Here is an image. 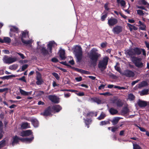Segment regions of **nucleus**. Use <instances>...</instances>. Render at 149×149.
<instances>
[{
	"instance_id": "f257e3e1",
	"label": "nucleus",
	"mask_w": 149,
	"mask_h": 149,
	"mask_svg": "<svg viewBox=\"0 0 149 149\" xmlns=\"http://www.w3.org/2000/svg\"><path fill=\"white\" fill-rule=\"evenodd\" d=\"M98 51L96 48H93L88 54L89 58L93 62H96L101 56L100 54L98 52Z\"/></svg>"
},
{
	"instance_id": "f03ea898",
	"label": "nucleus",
	"mask_w": 149,
	"mask_h": 149,
	"mask_svg": "<svg viewBox=\"0 0 149 149\" xmlns=\"http://www.w3.org/2000/svg\"><path fill=\"white\" fill-rule=\"evenodd\" d=\"M73 53L78 61H80L82 59V51L80 46L76 45L74 47Z\"/></svg>"
},
{
	"instance_id": "7ed1b4c3",
	"label": "nucleus",
	"mask_w": 149,
	"mask_h": 149,
	"mask_svg": "<svg viewBox=\"0 0 149 149\" xmlns=\"http://www.w3.org/2000/svg\"><path fill=\"white\" fill-rule=\"evenodd\" d=\"M141 49L137 47L127 50L126 52L127 56L128 55L132 58L134 55H139L141 53Z\"/></svg>"
},
{
	"instance_id": "20e7f679",
	"label": "nucleus",
	"mask_w": 149,
	"mask_h": 149,
	"mask_svg": "<svg viewBox=\"0 0 149 149\" xmlns=\"http://www.w3.org/2000/svg\"><path fill=\"white\" fill-rule=\"evenodd\" d=\"M56 45V44L54 41H50L47 45V50L45 48L42 47L41 49L42 52L44 54H46L48 53V52L51 53L52 52V47L53 46Z\"/></svg>"
},
{
	"instance_id": "39448f33",
	"label": "nucleus",
	"mask_w": 149,
	"mask_h": 149,
	"mask_svg": "<svg viewBox=\"0 0 149 149\" xmlns=\"http://www.w3.org/2000/svg\"><path fill=\"white\" fill-rule=\"evenodd\" d=\"M108 59V57L105 56L99 62L98 67L99 68L101 69V70H102V69H104L106 68Z\"/></svg>"
},
{
	"instance_id": "423d86ee",
	"label": "nucleus",
	"mask_w": 149,
	"mask_h": 149,
	"mask_svg": "<svg viewBox=\"0 0 149 149\" xmlns=\"http://www.w3.org/2000/svg\"><path fill=\"white\" fill-rule=\"evenodd\" d=\"M141 60V58L134 56L132 57V61L136 67L139 68H142L143 66Z\"/></svg>"
},
{
	"instance_id": "0eeeda50",
	"label": "nucleus",
	"mask_w": 149,
	"mask_h": 149,
	"mask_svg": "<svg viewBox=\"0 0 149 149\" xmlns=\"http://www.w3.org/2000/svg\"><path fill=\"white\" fill-rule=\"evenodd\" d=\"M17 59L15 57H8L7 56H4L3 61L4 63H6L10 64L16 61Z\"/></svg>"
},
{
	"instance_id": "6e6552de",
	"label": "nucleus",
	"mask_w": 149,
	"mask_h": 149,
	"mask_svg": "<svg viewBox=\"0 0 149 149\" xmlns=\"http://www.w3.org/2000/svg\"><path fill=\"white\" fill-rule=\"evenodd\" d=\"M10 29L9 33L10 36L11 37H13L15 36V34L14 32L18 33L19 31V29L16 26L10 25L8 26Z\"/></svg>"
},
{
	"instance_id": "1a4fd4ad",
	"label": "nucleus",
	"mask_w": 149,
	"mask_h": 149,
	"mask_svg": "<svg viewBox=\"0 0 149 149\" xmlns=\"http://www.w3.org/2000/svg\"><path fill=\"white\" fill-rule=\"evenodd\" d=\"M48 98L53 102L58 103L59 102V98L55 95H49L48 96Z\"/></svg>"
},
{
	"instance_id": "9d476101",
	"label": "nucleus",
	"mask_w": 149,
	"mask_h": 149,
	"mask_svg": "<svg viewBox=\"0 0 149 149\" xmlns=\"http://www.w3.org/2000/svg\"><path fill=\"white\" fill-rule=\"evenodd\" d=\"M123 75H125L127 77H133L134 76V73L131 71L129 70H126L123 72L122 73Z\"/></svg>"
},
{
	"instance_id": "9b49d317",
	"label": "nucleus",
	"mask_w": 149,
	"mask_h": 149,
	"mask_svg": "<svg viewBox=\"0 0 149 149\" xmlns=\"http://www.w3.org/2000/svg\"><path fill=\"white\" fill-rule=\"evenodd\" d=\"M118 22V20L117 19L113 17H111L108 19V24L109 26H113Z\"/></svg>"
},
{
	"instance_id": "f8f14e48",
	"label": "nucleus",
	"mask_w": 149,
	"mask_h": 149,
	"mask_svg": "<svg viewBox=\"0 0 149 149\" xmlns=\"http://www.w3.org/2000/svg\"><path fill=\"white\" fill-rule=\"evenodd\" d=\"M122 31V28L121 26H116L113 27L112 31L115 34H118Z\"/></svg>"
},
{
	"instance_id": "ddd939ff",
	"label": "nucleus",
	"mask_w": 149,
	"mask_h": 149,
	"mask_svg": "<svg viewBox=\"0 0 149 149\" xmlns=\"http://www.w3.org/2000/svg\"><path fill=\"white\" fill-rule=\"evenodd\" d=\"M51 108L52 112L55 113L59 112L62 109V107L59 105H55Z\"/></svg>"
},
{
	"instance_id": "4468645a",
	"label": "nucleus",
	"mask_w": 149,
	"mask_h": 149,
	"mask_svg": "<svg viewBox=\"0 0 149 149\" xmlns=\"http://www.w3.org/2000/svg\"><path fill=\"white\" fill-rule=\"evenodd\" d=\"M51 108L50 107H49L47 109L45 110L43 113H42L41 114L44 116H51V113H52Z\"/></svg>"
},
{
	"instance_id": "2eb2a0df",
	"label": "nucleus",
	"mask_w": 149,
	"mask_h": 149,
	"mask_svg": "<svg viewBox=\"0 0 149 149\" xmlns=\"http://www.w3.org/2000/svg\"><path fill=\"white\" fill-rule=\"evenodd\" d=\"M28 33L29 32L27 30L22 31L21 36L22 41L24 40V38L29 37Z\"/></svg>"
},
{
	"instance_id": "dca6fc26",
	"label": "nucleus",
	"mask_w": 149,
	"mask_h": 149,
	"mask_svg": "<svg viewBox=\"0 0 149 149\" xmlns=\"http://www.w3.org/2000/svg\"><path fill=\"white\" fill-rule=\"evenodd\" d=\"M142 2L143 4L145 5V7L143 6H137V8H140L141 9H146V8L149 9V4L144 0H142Z\"/></svg>"
},
{
	"instance_id": "f3484780",
	"label": "nucleus",
	"mask_w": 149,
	"mask_h": 149,
	"mask_svg": "<svg viewBox=\"0 0 149 149\" xmlns=\"http://www.w3.org/2000/svg\"><path fill=\"white\" fill-rule=\"evenodd\" d=\"M59 56L61 60H64L66 58L65 51L63 49H61L59 51Z\"/></svg>"
},
{
	"instance_id": "a211bd4d",
	"label": "nucleus",
	"mask_w": 149,
	"mask_h": 149,
	"mask_svg": "<svg viewBox=\"0 0 149 149\" xmlns=\"http://www.w3.org/2000/svg\"><path fill=\"white\" fill-rule=\"evenodd\" d=\"M137 104L141 107H146L147 105V102L139 100L137 102Z\"/></svg>"
},
{
	"instance_id": "6ab92c4d",
	"label": "nucleus",
	"mask_w": 149,
	"mask_h": 149,
	"mask_svg": "<svg viewBox=\"0 0 149 149\" xmlns=\"http://www.w3.org/2000/svg\"><path fill=\"white\" fill-rule=\"evenodd\" d=\"M116 102V104L117 107H120L122 106L123 105V103L121 100L120 99L117 100L115 99L113 101V103H115Z\"/></svg>"
},
{
	"instance_id": "aec40b11",
	"label": "nucleus",
	"mask_w": 149,
	"mask_h": 149,
	"mask_svg": "<svg viewBox=\"0 0 149 149\" xmlns=\"http://www.w3.org/2000/svg\"><path fill=\"white\" fill-rule=\"evenodd\" d=\"M120 118H121L119 117H115L111 120V122L112 123V124L113 125H115L118 123Z\"/></svg>"
},
{
	"instance_id": "412c9836",
	"label": "nucleus",
	"mask_w": 149,
	"mask_h": 149,
	"mask_svg": "<svg viewBox=\"0 0 149 149\" xmlns=\"http://www.w3.org/2000/svg\"><path fill=\"white\" fill-rule=\"evenodd\" d=\"M19 92L22 95L24 96L28 95H31L32 93V91L26 92L21 89H19Z\"/></svg>"
},
{
	"instance_id": "4be33fe9",
	"label": "nucleus",
	"mask_w": 149,
	"mask_h": 149,
	"mask_svg": "<svg viewBox=\"0 0 149 149\" xmlns=\"http://www.w3.org/2000/svg\"><path fill=\"white\" fill-rule=\"evenodd\" d=\"M33 137L30 138H26L24 139H21V141L23 142L29 143L31 142L33 140Z\"/></svg>"
},
{
	"instance_id": "5701e85b",
	"label": "nucleus",
	"mask_w": 149,
	"mask_h": 149,
	"mask_svg": "<svg viewBox=\"0 0 149 149\" xmlns=\"http://www.w3.org/2000/svg\"><path fill=\"white\" fill-rule=\"evenodd\" d=\"M139 25L138 26H139V29L142 30H145L146 29V26L144 24L142 23L141 21H139L138 22Z\"/></svg>"
},
{
	"instance_id": "b1692460",
	"label": "nucleus",
	"mask_w": 149,
	"mask_h": 149,
	"mask_svg": "<svg viewBox=\"0 0 149 149\" xmlns=\"http://www.w3.org/2000/svg\"><path fill=\"white\" fill-rule=\"evenodd\" d=\"M127 24L129 28L130 31H132L133 30H136L137 29V28L134 26L128 23H127Z\"/></svg>"
},
{
	"instance_id": "393cba45",
	"label": "nucleus",
	"mask_w": 149,
	"mask_h": 149,
	"mask_svg": "<svg viewBox=\"0 0 149 149\" xmlns=\"http://www.w3.org/2000/svg\"><path fill=\"white\" fill-rule=\"evenodd\" d=\"M13 141L12 142V145L14 146L15 144L17 143L18 142L19 140H21V139H20L17 136H16L14 137L13 138Z\"/></svg>"
},
{
	"instance_id": "a878e982",
	"label": "nucleus",
	"mask_w": 149,
	"mask_h": 149,
	"mask_svg": "<svg viewBox=\"0 0 149 149\" xmlns=\"http://www.w3.org/2000/svg\"><path fill=\"white\" fill-rule=\"evenodd\" d=\"M32 123L35 127H37L38 126L39 123L38 120L36 119H32L31 120Z\"/></svg>"
},
{
	"instance_id": "bb28decb",
	"label": "nucleus",
	"mask_w": 149,
	"mask_h": 149,
	"mask_svg": "<svg viewBox=\"0 0 149 149\" xmlns=\"http://www.w3.org/2000/svg\"><path fill=\"white\" fill-rule=\"evenodd\" d=\"M21 128L23 129H25L29 128V124L26 122H25L22 123L21 126Z\"/></svg>"
},
{
	"instance_id": "cd10ccee",
	"label": "nucleus",
	"mask_w": 149,
	"mask_h": 149,
	"mask_svg": "<svg viewBox=\"0 0 149 149\" xmlns=\"http://www.w3.org/2000/svg\"><path fill=\"white\" fill-rule=\"evenodd\" d=\"M109 112L111 114L113 115L116 114L118 112L117 110L113 108H111L109 110Z\"/></svg>"
},
{
	"instance_id": "c85d7f7f",
	"label": "nucleus",
	"mask_w": 149,
	"mask_h": 149,
	"mask_svg": "<svg viewBox=\"0 0 149 149\" xmlns=\"http://www.w3.org/2000/svg\"><path fill=\"white\" fill-rule=\"evenodd\" d=\"M117 3L121 6L124 7L125 5V1L123 0H117Z\"/></svg>"
},
{
	"instance_id": "c756f323",
	"label": "nucleus",
	"mask_w": 149,
	"mask_h": 149,
	"mask_svg": "<svg viewBox=\"0 0 149 149\" xmlns=\"http://www.w3.org/2000/svg\"><path fill=\"white\" fill-rule=\"evenodd\" d=\"M148 84L147 82L145 81H143L141 83L138 85V87L141 88L142 87L146 86Z\"/></svg>"
},
{
	"instance_id": "7c9ffc66",
	"label": "nucleus",
	"mask_w": 149,
	"mask_h": 149,
	"mask_svg": "<svg viewBox=\"0 0 149 149\" xmlns=\"http://www.w3.org/2000/svg\"><path fill=\"white\" fill-rule=\"evenodd\" d=\"M148 89H144L140 92V95L141 96L147 95L148 94Z\"/></svg>"
},
{
	"instance_id": "2f4dec72",
	"label": "nucleus",
	"mask_w": 149,
	"mask_h": 149,
	"mask_svg": "<svg viewBox=\"0 0 149 149\" xmlns=\"http://www.w3.org/2000/svg\"><path fill=\"white\" fill-rule=\"evenodd\" d=\"M13 75H7L0 77V79H8L10 78L14 77Z\"/></svg>"
},
{
	"instance_id": "473e14b6",
	"label": "nucleus",
	"mask_w": 149,
	"mask_h": 149,
	"mask_svg": "<svg viewBox=\"0 0 149 149\" xmlns=\"http://www.w3.org/2000/svg\"><path fill=\"white\" fill-rule=\"evenodd\" d=\"M3 39L4 42L6 43H9L11 41L10 38L8 37H4Z\"/></svg>"
},
{
	"instance_id": "72a5a7b5",
	"label": "nucleus",
	"mask_w": 149,
	"mask_h": 149,
	"mask_svg": "<svg viewBox=\"0 0 149 149\" xmlns=\"http://www.w3.org/2000/svg\"><path fill=\"white\" fill-rule=\"evenodd\" d=\"M84 122L86 125H87V127H89V125L90 124L91 122V120L90 119H84Z\"/></svg>"
},
{
	"instance_id": "f704fd0d",
	"label": "nucleus",
	"mask_w": 149,
	"mask_h": 149,
	"mask_svg": "<svg viewBox=\"0 0 149 149\" xmlns=\"http://www.w3.org/2000/svg\"><path fill=\"white\" fill-rule=\"evenodd\" d=\"M135 98V97L132 94H130L128 95V99L130 101L133 100Z\"/></svg>"
},
{
	"instance_id": "c9c22d12",
	"label": "nucleus",
	"mask_w": 149,
	"mask_h": 149,
	"mask_svg": "<svg viewBox=\"0 0 149 149\" xmlns=\"http://www.w3.org/2000/svg\"><path fill=\"white\" fill-rule=\"evenodd\" d=\"M22 42L23 43L26 44H30L33 42V41L32 40H23Z\"/></svg>"
},
{
	"instance_id": "e433bc0d",
	"label": "nucleus",
	"mask_w": 149,
	"mask_h": 149,
	"mask_svg": "<svg viewBox=\"0 0 149 149\" xmlns=\"http://www.w3.org/2000/svg\"><path fill=\"white\" fill-rule=\"evenodd\" d=\"M6 144V140H3L0 142V148L3 147Z\"/></svg>"
},
{
	"instance_id": "4c0bfd02",
	"label": "nucleus",
	"mask_w": 149,
	"mask_h": 149,
	"mask_svg": "<svg viewBox=\"0 0 149 149\" xmlns=\"http://www.w3.org/2000/svg\"><path fill=\"white\" fill-rule=\"evenodd\" d=\"M133 149H141V147L136 143L133 144Z\"/></svg>"
},
{
	"instance_id": "58836bf2",
	"label": "nucleus",
	"mask_w": 149,
	"mask_h": 149,
	"mask_svg": "<svg viewBox=\"0 0 149 149\" xmlns=\"http://www.w3.org/2000/svg\"><path fill=\"white\" fill-rule=\"evenodd\" d=\"M36 80V84L38 85H41L43 82L42 79H37Z\"/></svg>"
},
{
	"instance_id": "ea45409f",
	"label": "nucleus",
	"mask_w": 149,
	"mask_h": 149,
	"mask_svg": "<svg viewBox=\"0 0 149 149\" xmlns=\"http://www.w3.org/2000/svg\"><path fill=\"white\" fill-rule=\"evenodd\" d=\"M105 115L104 113H101L100 116L98 117V119L99 120H101L104 118L105 116Z\"/></svg>"
},
{
	"instance_id": "a19ab883",
	"label": "nucleus",
	"mask_w": 149,
	"mask_h": 149,
	"mask_svg": "<svg viewBox=\"0 0 149 149\" xmlns=\"http://www.w3.org/2000/svg\"><path fill=\"white\" fill-rule=\"evenodd\" d=\"M109 123V121H104L100 122V125H103Z\"/></svg>"
},
{
	"instance_id": "79ce46f5",
	"label": "nucleus",
	"mask_w": 149,
	"mask_h": 149,
	"mask_svg": "<svg viewBox=\"0 0 149 149\" xmlns=\"http://www.w3.org/2000/svg\"><path fill=\"white\" fill-rule=\"evenodd\" d=\"M118 64V63H117V65L115 66V69L118 72H119L120 73L122 74V73H123V72H122L120 71V67L117 66V65Z\"/></svg>"
},
{
	"instance_id": "37998d69",
	"label": "nucleus",
	"mask_w": 149,
	"mask_h": 149,
	"mask_svg": "<svg viewBox=\"0 0 149 149\" xmlns=\"http://www.w3.org/2000/svg\"><path fill=\"white\" fill-rule=\"evenodd\" d=\"M25 132L26 136H29L32 134L31 130H30L25 131Z\"/></svg>"
},
{
	"instance_id": "c03bdc74",
	"label": "nucleus",
	"mask_w": 149,
	"mask_h": 149,
	"mask_svg": "<svg viewBox=\"0 0 149 149\" xmlns=\"http://www.w3.org/2000/svg\"><path fill=\"white\" fill-rule=\"evenodd\" d=\"M42 79L41 74L38 72H36V79Z\"/></svg>"
},
{
	"instance_id": "a18cd8bd",
	"label": "nucleus",
	"mask_w": 149,
	"mask_h": 149,
	"mask_svg": "<svg viewBox=\"0 0 149 149\" xmlns=\"http://www.w3.org/2000/svg\"><path fill=\"white\" fill-rule=\"evenodd\" d=\"M119 127H111V131L112 132H115L118 129Z\"/></svg>"
},
{
	"instance_id": "49530a36",
	"label": "nucleus",
	"mask_w": 149,
	"mask_h": 149,
	"mask_svg": "<svg viewBox=\"0 0 149 149\" xmlns=\"http://www.w3.org/2000/svg\"><path fill=\"white\" fill-rule=\"evenodd\" d=\"M52 74L58 80L59 79V77L57 73L54 72L52 73Z\"/></svg>"
},
{
	"instance_id": "de8ad7c7",
	"label": "nucleus",
	"mask_w": 149,
	"mask_h": 149,
	"mask_svg": "<svg viewBox=\"0 0 149 149\" xmlns=\"http://www.w3.org/2000/svg\"><path fill=\"white\" fill-rule=\"evenodd\" d=\"M137 13L140 15H143L144 14V13L142 10H137Z\"/></svg>"
},
{
	"instance_id": "09e8293b",
	"label": "nucleus",
	"mask_w": 149,
	"mask_h": 149,
	"mask_svg": "<svg viewBox=\"0 0 149 149\" xmlns=\"http://www.w3.org/2000/svg\"><path fill=\"white\" fill-rule=\"evenodd\" d=\"M100 95H104L105 96H109L111 95V94L109 92H107L105 93H100Z\"/></svg>"
},
{
	"instance_id": "8fccbe9b",
	"label": "nucleus",
	"mask_w": 149,
	"mask_h": 149,
	"mask_svg": "<svg viewBox=\"0 0 149 149\" xmlns=\"http://www.w3.org/2000/svg\"><path fill=\"white\" fill-rule=\"evenodd\" d=\"M107 16V13H105L103 15H102L101 17V20H102V21H104Z\"/></svg>"
},
{
	"instance_id": "3c124183",
	"label": "nucleus",
	"mask_w": 149,
	"mask_h": 149,
	"mask_svg": "<svg viewBox=\"0 0 149 149\" xmlns=\"http://www.w3.org/2000/svg\"><path fill=\"white\" fill-rule=\"evenodd\" d=\"M109 3H107L104 5V8L105 9H109Z\"/></svg>"
},
{
	"instance_id": "603ef678",
	"label": "nucleus",
	"mask_w": 149,
	"mask_h": 149,
	"mask_svg": "<svg viewBox=\"0 0 149 149\" xmlns=\"http://www.w3.org/2000/svg\"><path fill=\"white\" fill-rule=\"evenodd\" d=\"M114 88H117L119 89H125L126 88L123 87H120L118 86H114Z\"/></svg>"
},
{
	"instance_id": "864d4df0",
	"label": "nucleus",
	"mask_w": 149,
	"mask_h": 149,
	"mask_svg": "<svg viewBox=\"0 0 149 149\" xmlns=\"http://www.w3.org/2000/svg\"><path fill=\"white\" fill-rule=\"evenodd\" d=\"M106 85L101 84L98 87V89L99 90H101L104 89Z\"/></svg>"
},
{
	"instance_id": "5fc2aeb1",
	"label": "nucleus",
	"mask_w": 149,
	"mask_h": 149,
	"mask_svg": "<svg viewBox=\"0 0 149 149\" xmlns=\"http://www.w3.org/2000/svg\"><path fill=\"white\" fill-rule=\"evenodd\" d=\"M28 65L26 64H25L23 65L22 68V71H23L25 70L26 68H27Z\"/></svg>"
},
{
	"instance_id": "6e6d98bb",
	"label": "nucleus",
	"mask_w": 149,
	"mask_h": 149,
	"mask_svg": "<svg viewBox=\"0 0 149 149\" xmlns=\"http://www.w3.org/2000/svg\"><path fill=\"white\" fill-rule=\"evenodd\" d=\"M128 112V110L127 108H124L123 110V112L125 113H127Z\"/></svg>"
},
{
	"instance_id": "4d7b16f0",
	"label": "nucleus",
	"mask_w": 149,
	"mask_h": 149,
	"mask_svg": "<svg viewBox=\"0 0 149 149\" xmlns=\"http://www.w3.org/2000/svg\"><path fill=\"white\" fill-rule=\"evenodd\" d=\"M75 79L77 81H80L82 80V77H77L75 78Z\"/></svg>"
},
{
	"instance_id": "13d9d810",
	"label": "nucleus",
	"mask_w": 149,
	"mask_h": 149,
	"mask_svg": "<svg viewBox=\"0 0 149 149\" xmlns=\"http://www.w3.org/2000/svg\"><path fill=\"white\" fill-rule=\"evenodd\" d=\"M107 45L106 42H103L101 44V46L102 48H104Z\"/></svg>"
},
{
	"instance_id": "bf43d9fd",
	"label": "nucleus",
	"mask_w": 149,
	"mask_h": 149,
	"mask_svg": "<svg viewBox=\"0 0 149 149\" xmlns=\"http://www.w3.org/2000/svg\"><path fill=\"white\" fill-rule=\"evenodd\" d=\"M77 95L79 96H83L84 95V92H79L77 93Z\"/></svg>"
},
{
	"instance_id": "052dcab7",
	"label": "nucleus",
	"mask_w": 149,
	"mask_h": 149,
	"mask_svg": "<svg viewBox=\"0 0 149 149\" xmlns=\"http://www.w3.org/2000/svg\"><path fill=\"white\" fill-rule=\"evenodd\" d=\"M3 132L2 131V128L1 130V131H0V139H1L3 137Z\"/></svg>"
},
{
	"instance_id": "680f3d73",
	"label": "nucleus",
	"mask_w": 149,
	"mask_h": 149,
	"mask_svg": "<svg viewBox=\"0 0 149 149\" xmlns=\"http://www.w3.org/2000/svg\"><path fill=\"white\" fill-rule=\"evenodd\" d=\"M17 54L20 56L22 59H24L25 58V57L23 54L18 53H17Z\"/></svg>"
},
{
	"instance_id": "e2e57ef3",
	"label": "nucleus",
	"mask_w": 149,
	"mask_h": 149,
	"mask_svg": "<svg viewBox=\"0 0 149 149\" xmlns=\"http://www.w3.org/2000/svg\"><path fill=\"white\" fill-rule=\"evenodd\" d=\"M25 131H23L22 132L21 134H20V135L22 136H26V134H25Z\"/></svg>"
},
{
	"instance_id": "0e129e2a",
	"label": "nucleus",
	"mask_w": 149,
	"mask_h": 149,
	"mask_svg": "<svg viewBox=\"0 0 149 149\" xmlns=\"http://www.w3.org/2000/svg\"><path fill=\"white\" fill-rule=\"evenodd\" d=\"M17 67V66H16V65H12L10 66V69L11 70H13V69H14L15 68V69H16Z\"/></svg>"
},
{
	"instance_id": "69168bd1",
	"label": "nucleus",
	"mask_w": 149,
	"mask_h": 149,
	"mask_svg": "<svg viewBox=\"0 0 149 149\" xmlns=\"http://www.w3.org/2000/svg\"><path fill=\"white\" fill-rule=\"evenodd\" d=\"M19 80L22 81L24 82L26 81V80L25 79V77L24 76H23L22 77L19 78Z\"/></svg>"
},
{
	"instance_id": "338daca9",
	"label": "nucleus",
	"mask_w": 149,
	"mask_h": 149,
	"mask_svg": "<svg viewBox=\"0 0 149 149\" xmlns=\"http://www.w3.org/2000/svg\"><path fill=\"white\" fill-rule=\"evenodd\" d=\"M140 50H141V52H142L143 54L145 56H146V52L145 50L143 49H141Z\"/></svg>"
},
{
	"instance_id": "774afa93",
	"label": "nucleus",
	"mask_w": 149,
	"mask_h": 149,
	"mask_svg": "<svg viewBox=\"0 0 149 149\" xmlns=\"http://www.w3.org/2000/svg\"><path fill=\"white\" fill-rule=\"evenodd\" d=\"M52 61L54 62H56L58 61V60L56 58H53L52 59Z\"/></svg>"
}]
</instances>
